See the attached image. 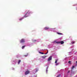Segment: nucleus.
<instances>
[{"mask_svg": "<svg viewBox=\"0 0 77 77\" xmlns=\"http://www.w3.org/2000/svg\"><path fill=\"white\" fill-rule=\"evenodd\" d=\"M32 14V12L29 11H28L25 14L24 17L25 18H26V17H29V15H27V14L29 15V14Z\"/></svg>", "mask_w": 77, "mask_h": 77, "instance_id": "nucleus-1", "label": "nucleus"}, {"mask_svg": "<svg viewBox=\"0 0 77 77\" xmlns=\"http://www.w3.org/2000/svg\"><path fill=\"white\" fill-rule=\"evenodd\" d=\"M56 44H63L64 42L63 41H60L58 42H55Z\"/></svg>", "mask_w": 77, "mask_h": 77, "instance_id": "nucleus-2", "label": "nucleus"}, {"mask_svg": "<svg viewBox=\"0 0 77 77\" xmlns=\"http://www.w3.org/2000/svg\"><path fill=\"white\" fill-rule=\"evenodd\" d=\"M20 43H24L25 42V40L24 39H22L20 40Z\"/></svg>", "mask_w": 77, "mask_h": 77, "instance_id": "nucleus-3", "label": "nucleus"}, {"mask_svg": "<svg viewBox=\"0 0 77 77\" xmlns=\"http://www.w3.org/2000/svg\"><path fill=\"white\" fill-rule=\"evenodd\" d=\"M30 73V71L29 70H27L25 72V75H27V74H29Z\"/></svg>", "mask_w": 77, "mask_h": 77, "instance_id": "nucleus-4", "label": "nucleus"}, {"mask_svg": "<svg viewBox=\"0 0 77 77\" xmlns=\"http://www.w3.org/2000/svg\"><path fill=\"white\" fill-rule=\"evenodd\" d=\"M57 60H55V63H56V66H57V65H58L59 64V63H57Z\"/></svg>", "mask_w": 77, "mask_h": 77, "instance_id": "nucleus-5", "label": "nucleus"}, {"mask_svg": "<svg viewBox=\"0 0 77 77\" xmlns=\"http://www.w3.org/2000/svg\"><path fill=\"white\" fill-rule=\"evenodd\" d=\"M52 56H50L49 57V58H48V61H50V60H51V59H52Z\"/></svg>", "mask_w": 77, "mask_h": 77, "instance_id": "nucleus-6", "label": "nucleus"}, {"mask_svg": "<svg viewBox=\"0 0 77 77\" xmlns=\"http://www.w3.org/2000/svg\"><path fill=\"white\" fill-rule=\"evenodd\" d=\"M45 30H48V29H49V28L48 27H46L44 28Z\"/></svg>", "mask_w": 77, "mask_h": 77, "instance_id": "nucleus-7", "label": "nucleus"}, {"mask_svg": "<svg viewBox=\"0 0 77 77\" xmlns=\"http://www.w3.org/2000/svg\"><path fill=\"white\" fill-rule=\"evenodd\" d=\"M47 57L46 56H42V58H43V59H45V57Z\"/></svg>", "mask_w": 77, "mask_h": 77, "instance_id": "nucleus-8", "label": "nucleus"}, {"mask_svg": "<svg viewBox=\"0 0 77 77\" xmlns=\"http://www.w3.org/2000/svg\"><path fill=\"white\" fill-rule=\"evenodd\" d=\"M20 62H21V60H19L18 62V64H20Z\"/></svg>", "mask_w": 77, "mask_h": 77, "instance_id": "nucleus-9", "label": "nucleus"}, {"mask_svg": "<svg viewBox=\"0 0 77 77\" xmlns=\"http://www.w3.org/2000/svg\"><path fill=\"white\" fill-rule=\"evenodd\" d=\"M26 47V45L23 46L22 47V49H23V48H24V47Z\"/></svg>", "mask_w": 77, "mask_h": 77, "instance_id": "nucleus-10", "label": "nucleus"}, {"mask_svg": "<svg viewBox=\"0 0 77 77\" xmlns=\"http://www.w3.org/2000/svg\"><path fill=\"white\" fill-rule=\"evenodd\" d=\"M39 53H40V54H44V53L42 52H39Z\"/></svg>", "mask_w": 77, "mask_h": 77, "instance_id": "nucleus-11", "label": "nucleus"}, {"mask_svg": "<svg viewBox=\"0 0 77 77\" xmlns=\"http://www.w3.org/2000/svg\"><path fill=\"white\" fill-rule=\"evenodd\" d=\"M47 52L46 53H45V54H47L48 53V51L47 49Z\"/></svg>", "mask_w": 77, "mask_h": 77, "instance_id": "nucleus-12", "label": "nucleus"}, {"mask_svg": "<svg viewBox=\"0 0 77 77\" xmlns=\"http://www.w3.org/2000/svg\"><path fill=\"white\" fill-rule=\"evenodd\" d=\"M23 17H22V18H20V19L19 20H23Z\"/></svg>", "mask_w": 77, "mask_h": 77, "instance_id": "nucleus-13", "label": "nucleus"}, {"mask_svg": "<svg viewBox=\"0 0 77 77\" xmlns=\"http://www.w3.org/2000/svg\"><path fill=\"white\" fill-rule=\"evenodd\" d=\"M27 56H28V54H27V55H24V56H25V57H27Z\"/></svg>", "mask_w": 77, "mask_h": 77, "instance_id": "nucleus-14", "label": "nucleus"}, {"mask_svg": "<svg viewBox=\"0 0 77 77\" xmlns=\"http://www.w3.org/2000/svg\"><path fill=\"white\" fill-rule=\"evenodd\" d=\"M57 34L58 35H62V33L59 32H57Z\"/></svg>", "mask_w": 77, "mask_h": 77, "instance_id": "nucleus-15", "label": "nucleus"}, {"mask_svg": "<svg viewBox=\"0 0 77 77\" xmlns=\"http://www.w3.org/2000/svg\"><path fill=\"white\" fill-rule=\"evenodd\" d=\"M68 63H69L71 64V61H69Z\"/></svg>", "mask_w": 77, "mask_h": 77, "instance_id": "nucleus-16", "label": "nucleus"}, {"mask_svg": "<svg viewBox=\"0 0 77 77\" xmlns=\"http://www.w3.org/2000/svg\"><path fill=\"white\" fill-rule=\"evenodd\" d=\"M48 69V68H47V69H46V73H47V72L48 71V70H47Z\"/></svg>", "mask_w": 77, "mask_h": 77, "instance_id": "nucleus-17", "label": "nucleus"}, {"mask_svg": "<svg viewBox=\"0 0 77 77\" xmlns=\"http://www.w3.org/2000/svg\"><path fill=\"white\" fill-rule=\"evenodd\" d=\"M74 68V66H72V69H73Z\"/></svg>", "mask_w": 77, "mask_h": 77, "instance_id": "nucleus-18", "label": "nucleus"}, {"mask_svg": "<svg viewBox=\"0 0 77 77\" xmlns=\"http://www.w3.org/2000/svg\"><path fill=\"white\" fill-rule=\"evenodd\" d=\"M75 43V42H73L72 43V44H74Z\"/></svg>", "mask_w": 77, "mask_h": 77, "instance_id": "nucleus-19", "label": "nucleus"}, {"mask_svg": "<svg viewBox=\"0 0 77 77\" xmlns=\"http://www.w3.org/2000/svg\"><path fill=\"white\" fill-rule=\"evenodd\" d=\"M69 72H70V71L69 70L68 72V73H69Z\"/></svg>", "mask_w": 77, "mask_h": 77, "instance_id": "nucleus-20", "label": "nucleus"}, {"mask_svg": "<svg viewBox=\"0 0 77 77\" xmlns=\"http://www.w3.org/2000/svg\"><path fill=\"white\" fill-rule=\"evenodd\" d=\"M38 71V70L37 69L36 70V72H37V71Z\"/></svg>", "mask_w": 77, "mask_h": 77, "instance_id": "nucleus-21", "label": "nucleus"}, {"mask_svg": "<svg viewBox=\"0 0 77 77\" xmlns=\"http://www.w3.org/2000/svg\"><path fill=\"white\" fill-rule=\"evenodd\" d=\"M57 77H59V75L57 76Z\"/></svg>", "mask_w": 77, "mask_h": 77, "instance_id": "nucleus-22", "label": "nucleus"}, {"mask_svg": "<svg viewBox=\"0 0 77 77\" xmlns=\"http://www.w3.org/2000/svg\"><path fill=\"white\" fill-rule=\"evenodd\" d=\"M76 63H77V61L76 62Z\"/></svg>", "mask_w": 77, "mask_h": 77, "instance_id": "nucleus-23", "label": "nucleus"}, {"mask_svg": "<svg viewBox=\"0 0 77 77\" xmlns=\"http://www.w3.org/2000/svg\"><path fill=\"white\" fill-rule=\"evenodd\" d=\"M35 41H36V40H35Z\"/></svg>", "mask_w": 77, "mask_h": 77, "instance_id": "nucleus-24", "label": "nucleus"}]
</instances>
